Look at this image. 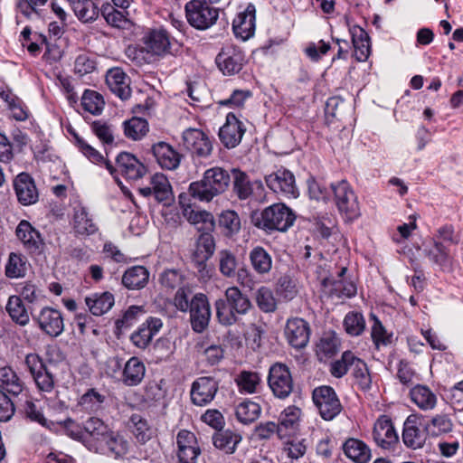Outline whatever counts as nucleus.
Returning <instances> with one entry per match:
<instances>
[{"label":"nucleus","mask_w":463,"mask_h":463,"mask_svg":"<svg viewBox=\"0 0 463 463\" xmlns=\"http://www.w3.org/2000/svg\"><path fill=\"white\" fill-rule=\"evenodd\" d=\"M144 197L154 195L159 203H168L173 200V191L166 175H150L149 185L138 189Z\"/></svg>","instance_id":"nucleus-20"},{"label":"nucleus","mask_w":463,"mask_h":463,"mask_svg":"<svg viewBox=\"0 0 463 463\" xmlns=\"http://www.w3.org/2000/svg\"><path fill=\"white\" fill-rule=\"evenodd\" d=\"M245 130L243 123L233 113H229L225 124L219 130V137L226 147L233 148L241 143Z\"/></svg>","instance_id":"nucleus-19"},{"label":"nucleus","mask_w":463,"mask_h":463,"mask_svg":"<svg viewBox=\"0 0 463 463\" xmlns=\"http://www.w3.org/2000/svg\"><path fill=\"white\" fill-rule=\"evenodd\" d=\"M219 224L227 236L236 234L241 230V219L235 211H223L219 216Z\"/></svg>","instance_id":"nucleus-56"},{"label":"nucleus","mask_w":463,"mask_h":463,"mask_svg":"<svg viewBox=\"0 0 463 463\" xmlns=\"http://www.w3.org/2000/svg\"><path fill=\"white\" fill-rule=\"evenodd\" d=\"M76 17L82 23L94 22L99 14L98 5L93 0H67Z\"/></svg>","instance_id":"nucleus-37"},{"label":"nucleus","mask_w":463,"mask_h":463,"mask_svg":"<svg viewBox=\"0 0 463 463\" xmlns=\"http://www.w3.org/2000/svg\"><path fill=\"white\" fill-rule=\"evenodd\" d=\"M145 313L144 307L141 306H131L129 307L122 317L116 321V326L118 330L122 331L132 326Z\"/></svg>","instance_id":"nucleus-64"},{"label":"nucleus","mask_w":463,"mask_h":463,"mask_svg":"<svg viewBox=\"0 0 463 463\" xmlns=\"http://www.w3.org/2000/svg\"><path fill=\"white\" fill-rule=\"evenodd\" d=\"M344 326L350 335H360L365 329V320L363 314L356 311L347 313L344 319Z\"/></svg>","instance_id":"nucleus-58"},{"label":"nucleus","mask_w":463,"mask_h":463,"mask_svg":"<svg viewBox=\"0 0 463 463\" xmlns=\"http://www.w3.org/2000/svg\"><path fill=\"white\" fill-rule=\"evenodd\" d=\"M330 183L325 175H310L307 180L310 197L316 200L326 199L331 191Z\"/></svg>","instance_id":"nucleus-49"},{"label":"nucleus","mask_w":463,"mask_h":463,"mask_svg":"<svg viewBox=\"0 0 463 463\" xmlns=\"http://www.w3.org/2000/svg\"><path fill=\"white\" fill-rule=\"evenodd\" d=\"M0 388L4 392L16 396L23 392L24 383L11 367H2L0 368Z\"/></svg>","instance_id":"nucleus-43"},{"label":"nucleus","mask_w":463,"mask_h":463,"mask_svg":"<svg viewBox=\"0 0 463 463\" xmlns=\"http://www.w3.org/2000/svg\"><path fill=\"white\" fill-rule=\"evenodd\" d=\"M354 48V57L358 61H364L370 55V40L367 33L360 26L350 29Z\"/></svg>","instance_id":"nucleus-39"},{"label":"nucleus","mask_w":463,"mask_h":463,"mask_svg":"<svg viewBox=\"0 0 463 463\" xmlns=\"http://www.w3.org/2000/svg\"><path fill=\"white\" fill-rule=\"evenodd\" d=\"M115 298L110 292H97L85 298V304L94 316H102L114 306Z\"/></svg>","instance_id":"nucleus-34"},{"label":"nucleus","mask_w":463,"mask_h":463,"mask_svg":"<svg viewBox=\"0 0 463 463\" xmlns=\"http://www.w3.org/2000/svg\"><path fill=\"white\" fill-rule=\"evenodd\" d=\"M241 439L242 438L239 433L233 432L230 430L217 432L213 437L214 447L227 454L234 453Z\"/></svg>","instance_id":"nucleus-44"},{"label":"nucleus","mask_w":463,"mask_h":463,"mask_svg":"<svg viewBox=\"0 0 463 463\" xmlns=\"http://www.w3.org/2000/svg\"><path fill=\"white\" fill-rule=\"evenodd\" d=\"M307 252L305 254V263L304 266L306 268V271L307 276L315 277L317 279L321 281L323 285V278H328L330 275L328 268L330 265L327 260L322 256L321 253H317L313 257V260H309L310 258V248L308 246L306 247Z\"/></svg>","instance_id":"nucleus-33"},{"label":"nucleus","mask_w":463,"mask_h":463,"mask_svg":"<svg viewBox=\"0 0 463 463\" xmlns=\"http://www.w3.org/2000/svg\"><path fill=\"white\" fill-rule=\"evenodd\" d=\"M256 302L258 307L263 312H273L277 307V300L270 288L260 287L256 294Z\"/></svg>","instance_id":"nucleus-63"},{"label":"nucleus","mask_w":463,"mask_h":463,"mask_svg":"<svg viewBox=\"0 0 463 463\" xmlns=\"http://www.w3.org/2000/svg\"><path fill=\"white\" fill-rule=\"evenodd\" d=\"M244 55L242 52L234 46H226L216 57V64L225 75L238 73L243 66Z\"/></svg>","instance_id":"nucleus-17"},{"label":"nucleus","mask_w":463,"mask_h":463,"mask_svg":"<svg viewBox=\"0 0 463 463\" xmlns=\"http://www.w3.org/2000/svg\"><path fill=\"white\" fill-rule=\"evenodd\" d=\"M153 154L158 165L165 170H175L180 164L181 156L168 144L159 142L153 146Z\"/></svg>","instance_id":"nucleus-31"},{"label":"nucleus","mask_w":463,"mask_h":463,"mask_svg":"<svg viewBox=\"0 0 463 463\" xmlns=\"http://www.w3.org/2000/svg\"><path fill=\"white\" fill-rule=\"evenodd\" d=\"M232 29L237 37L245 41L254 34L255 7L249 5L244 12L238 14L232 23Z\"/></svg>","instance_id":"nucleus-28"},{"label":"nucleus","mask_w":463,"mask_h":463,"mask_svg":"<svg viewBox=\"0 0 463 463\" xmlns=\"http://www.w3.org/2000/svg\"><path fill=\"white\" fill-rule=\"evenodd\" d=\"M261 412V408L259 403L244 400L240 402L235 409V415L237 420L242 424H250L259 419Z\"/></svg>","instance_id":"nucleus-47"},{"label":"nucleus","mask_w":463,"mask_h":463,"mask_svg":"<svg viewBox=\"0 0 463 463\" xmlns=\"http://www.w3.org/2000/svg\"><path fill=\"white\" fill-rule=\"evenodd\" d=\"M15 233L29 252L41 253L43 251L44 241L41 233L29 222L21 221L16 227Z\"/></svg>","instance_id":"nucleus-22"},{"label":"nucleus","mask_w":463,"mask_h":463,"mask_svg":"<svg viewBox=\"0 0 463 463\" xmlns=\"http://www.w3.org/2000/svg\"><path fill=\"white\" fill-rule=\"evenodd\" d=\"M224 297L215 301L216 317L222 325L232 326L241 316L249 312L251 303L249 298L235 286L229 287L225 290Z\"/></svg>","instance_id":"nucleus-2"},{"label":"nucleus","mask_w":463,"mask_h":463,"mask_svg":"<svg viewBox=\"0 0 463 463\" xmlns=\"http://www.w3.org/2000/svg\"><path fill=\"white\" fill-rule=\"evenodd\" d=\"M146 374L144 363L136 356L129 358L123 368L121 381L127 386H137L143 381Z\"/></svg>","instance_id":"nucleus-32"},{"label":"nucleus","mask_w":463,"mask_h":463,"mask_svg":"<svg viewBox=\"0 0 463 463\" xmlns=\"http://www.w3.org/2000/svg\"><path fill=\"white\" fill-rule=\"evenodd\" d=\"M373 437L375 443L385 449L398 442V435L392 422L386 415L381 416L374 423Z\"/></svg>","instance_id":"nucleus-23"},{"label":"nucleus","mask_w":463,"mask_h":463,"mask_svg":"<svg viewBox=\"0 0 463 463\" xmlns=\"http://www.w3.org/2000/svg\"><path fill=\"white\" fill-rule=\"evenodd\" d=\"M423 427L429 436L439 437L450 432L453 423L447 414H436Z\"/></svg>","instance_id":"nucleus-48"},{"label":"nucleus","mask_w":463,"mask_h":463,"mask_svg":"<svg viewBox=\"0 0 463 463\" xmlns=\"http://www.w3.org/2000/svg\"><path fill=\"white\" fill-rule=\"evenodd\" d=\"M356 356L350 352L345 351L343 353L341 359L335 361L331 364L330 373L336 378L343 377L348 371L349 367H353Z\"/></svg>","instance_id":"nucleus-62"},{"label":"nucleus","mask_w":463,"mask_h":463,"mask_svg":"<svg viewBox=\"0 0 463 463\" xmlns=\"http://www.w3.org/2000/svg\"><path fill=\"white\" fill-rule=\"evenodd\" d=\"M184 146L198 157H206L213 151L208 136L200 129L188 128L183 133Z\"/></svg>","instance_id":"nucleus-13"},{"label":"nucleus","mask_w":463,"mask_h":463,"mask_svg":"<svg viewBox=\"0 0 463 463\" xmlns=\"http://www.w3.org/2000/svg\"><path fill=\"white\" fill-rule=\"evenodd\" d=\"M411 401L423 411L434 409L437 404L436 394L425 385H416L410 392Z\"/></svg>","instance_id":"nucleus-41"},{"label":"nucleus","mask_w":463,"mask_h":463,"mask_svg":"<svg viewBox=\"0 0 463 463\" xmlns=\"http://www.w3.org/2000/svg\"><path fill=\"white\" fill-rule=\"evenodd\" d=\"M268 383L273 394L279 399L287 398L293 391V379L289 369L280 363L269 368Z\"/></svg>","instance_id":"nucleus-7"},{"label":"nucleus","mask_w":463,"mask_h":463,"mask_svg":"<svg viewBox=\"0 0 463 463\" xmlns=\"http://www.w3.org/2000/svg\"><path fill=\"white\" fill-rule=\"evenodd\" d=\"M33 320L43 334L51 337H57L64 331L63 317L58 309L44 307L33 315Z\"/></svg>","instance_id":"nucleus-8"},{"label":"nucleus","mask_w":463,"mask_h":463,"mask_svg":"<svg viewBox=\"0 0 463 463\" xmlns=\"http://www.w3.org/2000/svg\"><path fill=\"white\" fill-rule=\"evenodd\" d=\"M116 170L120 173L135 172L142 174L145 171L144 165L132 154L121 152L116 158Z\"/></svg>","instance_id":"nucleus-50"},{"label":"nucleus","mask_w":463,"mask_h":463,"mask_svg":"<svg viewBox=\"0 0 463 463\" xmlns=\"http://www.w3.org/2000/svg\"><path fill=\"white\" fill-rule=\"evenodd\" d=\"M214 248V240L211 234L205 232L199 237L192 260L203 279L211 276L206 261L213 256Z\"/></svg>","instance_id":"nucleus-12"},{"label":"nucleus","mask_w":463,"mask_h":463,"mask_svg":"<svg viewBox=\"0 0 463 463\" xmlns=\"http://www.w3.org/2000/svg\"><path fill=\"white\" fill-rule=\"evenodd\" d=\"M424 255L434 264L444 266L449 261V250L442 241L434 240L431 247H425Z\"/></svg>","instance_id":"nucleus-53"},{"label":"nucleus","mask_w":463,"mask_h":463,"mask_svg":"<svg viewBox=\"0 0 463 463\" xmlns=\"http://www.w3.org/2000/svg\"><path fill=\"white\" fill-rule=\"evenodd\" d=\"M190 321L194 331L203 332L210 322L212 311L208 298L203 293H196L191 298Z\"/></svg>","instance_id":"nucleus-9"},{"label":"nucleus","mask_w":463,"mask_h":463,"mask_svg":"<svg viewBox=\"0 0 463 463\" xmlns=\"http://www.w3.org/2000/svg\"><path fill=\"white\" fill-rule=\"evenodd\" d=\"M103 97L95 90H87L81 97V106L85 111L92 115L101 114L104 109Z\"/></svg>","instance_id":"nucleus-52"},{"label":"nucleus","mask_w":463,"mask_h":463,"mask_svg":"<svg viewBox=\"0 0 463 463\" xmlns=\"http://www.w3.org/2000/svg\"><path fill=\"white\" fill-rule=\"evenodd\" d=\"M239 392L252 394L258 392L261 383V377L259 373L243 370L235 377Z\"/></svg>","instance_id":"nucleus-42"},{"label":"nucleus","mask_w":463,"mask_h":463,"mask_svg":"<svg viewBox=\"0 0 463 463\" xmlns=\"http://www.w3.org/2000/svg\"><path fill=\"white\" fill-rule=\"evenodd\" d=\"M347 269L343 267L336 276L330 275L323 278V288L326 293L337 298H351L356 293V287L351 281H346L343 276Z\"/></svg>","instance_id":"nucleus-15"},{"label":"nucleus","mask_w":463,"mask_h":463,"mask_svg":"<svg viewBox=\"0 0 463 463\" xmlns=\"http://www.w3.org/2000/svg\"><path fill=\"white\" fill-rule=\"evenodd\" d=\"M336 206L348 220L356 219L360 215L359 204L354 193H349V195L336 203Z\"/></svg>","instance_id":"nucleus-61"},{"label":"nucleus","mask_w":463,"mask_h":463,"mask_svg":"<svg viewBox=\"0 0 463 463\" xmlns=\"http://www.w3.org/2000/svg\"><path fill=\"white\" fill-rule=\"evenodd\" d=\"M313 401L321 417L326 420H333L342 410L340 401L332 387L320 386L313 391Z\"/></svg>","instance_id":"nucleus-6"},{"label":"nucleus","mask_w":463,"mask_h":463,"mask_svg":"<svg viewBox=\"0 0 463 463\" xmlns=\"http://www.w3.org/2000/svg\"><path fill=\"white\" fill-rule=\"evenodd\" d=\"M149 272L144 266H133L128 269L122 276V284L129 290H137L146 286Z\"/></svg>","instance_id":"nucleus-36"},{"label":"nucleus","mask_w":463,"mask_h":463,"mask_svg":"<svg viewBox=\"0 0 463 463\" xmlns=\"http://www.w3.org/2000/svg\"><path fill=\"white\" fill-rule=\"evenodd\" d=\"M295 214L283 203H275L253 216L254 225L265 231L286 232L295 222Z\"/></svg>","instance_id":"nucleus-3"},{"label":"nucleus","mask_w":463,"mask_h":463,"mask_svg":"<svg viewBox=\"0 0 463 463\" xmlns=\"http://www.w3.org/2000/svg\"><path fill=\"white\" fill-rule=\"evenodd\" d=\"M107 402L105 392L90 388L80 397L77 408L87 413H99L105 409Z\"/></svg>","instance_id":"nucleus-27"},{"label":"nucleus","mask_w":463,"mask_h":463,"mask_svg":"<svg viewBox=\"0 0 463 463\" xmlns=\"http://www.w3.org/2000/svg\"><path fill=\"white\" fill-rule=\"evenodd\" d=\"M24 362L37 388L42 392H51L54 388V379L42 358L37 354H29Z\"/></svg>","instance_id":"nucleus-10"},{"label":"nucleus","mask_w":463,"mask_h":463,"mask_svg":"<svg viewBox=\"0 0 463 463\" xmlns=\"http://www.w3.org/2000/svg\"><path fill=\"white\" fill-rule=\"evenodd\" d=\"M253 269L260 275L268 274L272 268V258L262 247H254L249 255Z\"/></svg>","instance_id":"nucleus-45"},{"label":"nucleus","mask_w":463,"mask_h":463,"mask_svg":"<svg viewBox=\"0 0 463 463\" xmlns=\"http://www.w3.org/2000/svg\"><path fill=\"white\" fill-rule=\"evenodd\" d=\"M84 444L96 453L118 458L128 451V442L112 430L101 419L90 417L83 423Z\"/></svg>","instance_id":"nucleus-1"},{"label":"nucleus","mask_w":463,"mask_h":463,"mask_svg":"<svg viewBox=\"0 0 463 463\" xmlns=\"http://www.w3.org/2000/svg\"><path fill=\"white\" fill-rule=\"evenodd\" d=\"M14 186L17 199L23 205H31L38 201V191L31 175H16Z\"/></svg>","instance_id":"nucleus-29"},{"label":"nucleus","mask_w":463,"mask_h":463,"mask_svg":"<svg viewBox=\"0 0 463 463\" xmlns=\"http://www.w3.org/2000/svg\"><path fill=\"white\" fill-rule=\"evenodd\" d=\"M5 310L12 321L15 324L21 326L29 324L30 316L21 297L16 295L10 296L5 306Z\"/></svg>","instance_id":"nucleus-40"},{"label":"nucleus","mask_w":463,"mask_h":463,"mask_svg":"<svg viewBox=\"0 0 463 463\" xmlns=\"http://www.w3.org/2000/svg\"><path fill=\"white\" fill-rule=\"evenodd\" d=\"M163 323L160 318L149 317L130 336L132 344L140 349L148 346L153 337L162 328Z\"/></svg>","instance_id":"nucleus-24"},{"label":"nucleus","mask_w":463,"mask_h":463,"mask_svg":"<svg viewBox=\"0 0 463 463\" xmlns=\"http://www.w3.org/2000/svg\"><path fill=\"white\" fill-rule=\"evenodd\" d=\"M72 226L76 234L82 236L94 234L98 231L86 208L81 206L74 209Z\"/></svg>","instance_id":"nucleus-38"},{"label":"nucleus","mask_w":463,"mask_h":463,"mask_svg":"<svg viewBox=\"0 0 463 463\" xmlns=\"http://www.w3.org/2000/svg\"><path fill=\"white\" fill-rule=\"evenodd\" d=\"M146 48L157 56L171 53V43L168 33L162 28L151 30L144 38Z\"/></svg>","instance_id":"nucleus-26"},{"label":"nucleus","mask_w":463,"mask_h":463,"mask_svg":"<svg viewBox=\"0 0 463 463\" xmlns=\"http://www.w3.org/2000/svg\"><path fill=\"white\" fill-rule=\"evenodd\" d=\"M185 15L188 23L198 30H206L213 26L218 17L219 10L210 6L203 0H191L185 4Z\"/></svg>","instance_id":"nucleus-4"},{"label":"nucleus","mask_w":463,"mask_h":463,"mask_svg":"<svg viewBox=\"0 0 463 463\" xmlns=\"http://www.w3.org/2000/svg\"><path fill=\"white\" fill-rule=\"evenodd\" d=\"M106 83L109 90L121 99H128L130 97V80L121 68L109 69L106 74Z\"/></svg>","instance_id":"nucleus-25"},{"label":"nucleus","mask_w":463,"mask_h":463,"mask_svg":"<svg viewBox=\"0 0 463 463\" xmlns=\"http://www.w3.org/2000/svg\"><path fill=\"white\" fill-rule=\"evenodd\" d=\"M285 335L292 347L296 349L304 348L309 341V326L302 318L288 319L285 327Z\"/></svg>","instance_id":"nucleus-18"},{"label":"nucleus","mask_w":463,"mask_h":463,"mask_svg":"<svg viewBox=\"0 0 463 463\" xmlns=\"http://www.w3.org/2000/svg\"><path fill=\"white\" fill-rule=\"evenodd\" d=\"M266 182L274 192H282L297 197L298 191L294 175H266Z\"/></svg>","instance_id":"nucleus-46"},{"label":"nucleus","mask_w":463,"mask_h":463,"mask_svg":"<svg viewBox=\"0 0 463 463\" xmlns=\"http://www.w3.org/2000/svg\"><path fill=\"white\" fill-rule=\"evenodd\" d=\"M339 340L334 335H326L317 345V354L320 361L335 355L338 351Z\"/></svg>","instance_id":"nucleus-60"},{"label":"nucleus","mask_w":463,"mask_h":463,"mask_svg":"<svg viewBox=\"0 0 463 463\" xmlns=\"http://www.w3.org/2000/svg\"><path fill=\"white\" fill-rule=\"evenodd\" d=\"M180 205L184 217L194 225H200V230L212 231L214 227V219L212 213L200 210L192 203H185V196L180 195Z\"/></svg>","instance_id":"nucleus-21"},{"label":"nucleus","mask_w":463,"mask_h":463,"mask_svg":"<svg viewBox=\"0 0 463 463\" xmlns=\"http://www.w3.org/2000/svg\"><path fill=\"white\" fill-rule=\"evenodd\" d=\"M345 455L355 463H367L371 458V449L358 439L349 438L343 444Z\"/></svg>","instance_id":"nucleus-35"},{"label":"nucleus","mask_w":463,"mask_h":463,"mask_svg":"<svg viewBox=\"0 0 463 463\" xmlns=\"http://www.w3.org/2000/svg\"><path fill=\"white\" fill-rule=\"evenodd\" d=\"M353 376L355 380V383L361 390L367 391L371 389L372 376L367 364L357 357L353 365Z\"/></svg>","instance_id":"nucleus-54"},{"label":"nucleus","mask_w":463,"mask_h":463,"mask_svg":"<svg viewBox=\"0 0 463 463\" xmlns=\"http://www.w3.org/2000/svg\"><path fill=\"white\" fill-rule=\"evenodd\" d=\"M177 456L180 463H196L201 453L195 435L186 430H181L176 437Z\"/></svg>","instance_id":"nucleus-16"},{"label":"nucleus","mask_w":463,"mask_h":463,"mask_svg":"<svg viewBox=\"0 0 463 463\" xmlns=\"http://www.w3.org/2000/svg\"><path fill=\"white\" fill-rule=\"evenodd\" d=\"M262 184L260 181L250 182L248 175H236L234 190L241 200L249 198L255 190H260Z\"/></svg>","instance_id":"nucleus-57"},{"label":"nucleus","mask_w":463,"mask_h":463,"mask_svg":"<svg viewBox=\"0 0 463 463\" xmlns=\"http://www.w3.org/2000/svg\"><path fill=\"white\" fill-rule=\"evenodd\" d=\"M218 389L219 385L214 378L199 377L192 384L191 400L197 406H205L214 399Z\"/></svg>","instance_id":"nucleus-14"},{"label":"nucleus","mask_w":463,"mask_h":463,"mask_svg":"<svg viewBox=\"0 0 463 463\" xmlns=\"http://www.w3.org/2000/svg\"><path fill=\"white\" fill-rule=\"evenodd\" d=\"M49 0H18L16 8L28 19L40 17L43 7L46 5Z\"/></svg>","instance_id":"nucleus-59"},{"label":"nucleus","mask_w":463,"mask_h":463,"mask_svg":"<svg viewBox=\"0 0 463 463\" xmlns=\"http://www.w3.org/2000/svg\"><path fill=\"white\" fill-rule=\"evenodd\" d=\"M427 435L420 418L416 414L409 415L403 424L404 445L412 449H420L426 442Z\"/></svg>","instance_id":"nucleus-11"},{"label":"nucleus","mask_w":463,"mask_h":463,"mask_svg":"<svg viewBox=\"0 0 463 463\" xmlns=\"http://www.w3.org/2000/svg\"><path fill=\"white\" fill-rule=\"evenodd\" d=\"M148 131V123L146 119L141 118H132L131 119L124 122L125 135L133 140L142 138Z\"/></svg>","instance_id":"nucleus-55"},{"label":"nucleus","mask_w":463,"mask_h":463,"mask_svg":"<svg viewBox=\"0 0 463 463\" xmlns=\"http://www.w3.org/2000/svg\"><path fill=\"white\" fill-rule=\"evenodd\" d=\"M26 270L27 261L25 257L14 252L10 253L5 265L6 277L11 279L22 278L25 276Z\"/></svg>","instance_id":"nucleus-51"},{"label":"nucleus","mask_w":463,"mask_h":463,"mask_svg":"<svg viewBox=\"0 0 463 463\" xmlns=\"http://www.w3.org/2000/svg\"><path fill=\"white\" fill-rule=\"evenodd\" d=\"M301 410L294 405L287 407L279 415V438L280 439L290 438L296 433L298 427V420Z\"/></svg>","instance_id":"nucleus-30"},{"label":"nucleus","mask_w":463,"mask_h":463,"mask_svg":"<svg viewBox=\"0 0 463 463\" xmlns=\"http://www.w3.org/2000/svg\"><path fill=\"white\" fill-rule=\"evenodd\" d=\"M229 183L230 175H203L200 182L192 183L189 190L194 198L210 201L223 192Z\"/></svg>","instance_id":"nucleus-5"}]
</instances>
